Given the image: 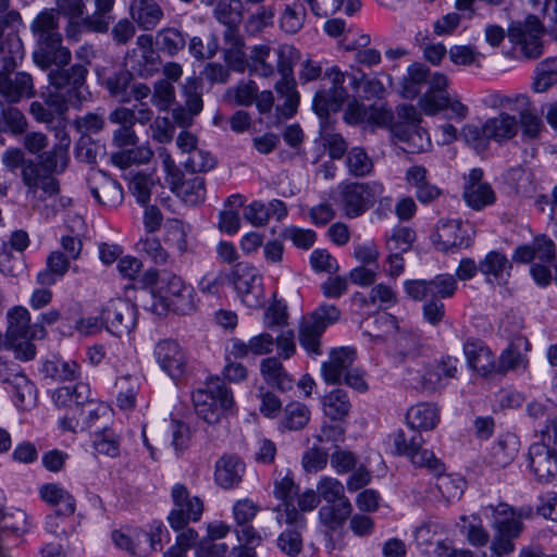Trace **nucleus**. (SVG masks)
I'll return each instance as SVG.
<instances>
[{
  "mask_svg": "<svg viewBox=\"0 0 557 557\" xmlns=\"http://www.w3.org/2000/svg\"><path fill=\"white\" fill-rule=\"evenodd\" d=\"M0 54L3 63L0 72V95L11 103L35 96L32 76L26 72H13L24 57L23 42L18 36L9 35L0 45Z\"/></svg>",
  "mask_w": 557,
  "mask_h": 557,
  "instance_id": "1",
  "label": "nucleus"
},
{
  "mask_svg": "<svg viewBox=\"0 0 557 557\" xmlns=\"http://www.w3.org/2000/svg\"><path fill=\"white\" fill-rule=\"evenodd\" d=\"M8 327L5 341L14 357L21 361H29L36 356L35 339L47 335L42 324H32L30 313L26 307L15 306L7 313Z\"/></svg>",
  "mask_w": 557,
  "mask_h": 557,
  "instance_id": "2",
  "label": "nucleus"
},
{
  "mask_svg": "<svg viewBox=\"0 0 557 557\" xmlns=\"http://www.w3.org/2000/svg\"><path fill=\"white\" fill-rule=\"evenodd\" d=\"M148 293L152 302L147 307L158 315L164 314L170 308L180 314H187L196 307L193 287L175 274L165 275L158 292L150 289Z\"/></svg>",
  "mask_w": 557,
  "mask_h": 557,
  "instance_id": "3",
  "label": "nucleus"
},
{
  "mask_svg": "<svg viewBox=\"0 0 557 557\" xmlns=\"http://www.w3.org/2000/svg\"><path fill=\"white\" fill-rule=\"evenodd\" d=\"M320 500L325 505L319 509L320 522L330 530L344 525L351 513V504L345 496V487L341 481L331 476H323L317 483Z\"/></svg>",
  "mask_w": 557,
  "mask_h": 557,
  "instance_id": "4",
  "label": "nucleus"
},
{
  "mask_svg": "<svg viewBox=\"0 0 557 557\" xmlns=\"http://www.w3.org/2000/svg\"><path fill=\"white\" fill-rule=\"evenodd\" d=\"M193 403L197 416L208 424L219 423L234 407L231 389L219 379L197 389L193 394Z\"/></svg>",
  "mask_w": 557,
  "mask_h": 557,
  "instance_id": "5",
  "label": "nucleus"
},
{
  "mask_svg": "<svg viewBox=\"0 0 557 557\" xmlns=\"http://www.w3.org/2000/svg\"><path fill=\"white\" fill-rule=\"evenodd\" d=\"M76 400L73 416H65L61 421L64 431L77 433L85 430L97 429V422L106 413L101 404L88 400L89 387L84 383L75 385Z\"/></svg>",
  "mask_w": 557,
  "mask_h": 557,
  "instance_id": "6",
  "label": "nucleus"
},
{
  "mask_svg": "<svg viewBox=\"0 0 557 557\" xmlns=\"http://www.w3.org/2000/svg\"><path fill=\"white\" fill-rule=\"evenodd\" d=\"M324 77L331 82L329 89H320L312 100L313 111L323 120L331 113L338 112L348 99V90L344 86L345 73L338 66L329 67Z\"/></svg>",
  "mask_w": 557,
  "mask_h": 557,
  "instance_id": "7",
  "label": "nucleus"
},
{
  "mask_svg": "<svg viewBox=\"0 0 557 557\" xmlns=\"http://www.w3.org/2000/svg\"><path fill=\"white\" fill-rule=\"evenodd\" d=\"M174 508L168 516L170 527L174 531L183 530L190 521H198L203 512L202 500L190 496L183 484H175L171 492Z\"/></svg>",
  "mask_w": 557,
  "mask_h": 557,
  "instance_id": "8",
  "label": "nucleus"
},
{
  "mask_svg": "<svg viewBox=\"0 0 557 557\" xmlns=\"http://www.w3.org/2000/svg\"><path fill=\"white\" fill-rule=\"evenodd\" d=\"M231 278L238 297L245 306L257 309L263 305L262 276L252 265L238 264L232 270Z\"/></svg>",
  "mask_w": 557,
  "mask_h": 557,
  "instance_id": "9",
  "label": "nucleus"
},
{
  "mask_svg": "<svg viewBox=\"0 0 557 557\" xmlns=\"http://www.w3.org/2000/svg\"><path fill=\"white\" fill-rule=\"evenodd\" d=\"M395 450L399 455L410 458L417 467H425L436 474L444 471V467L434 456L433 451L422 448V437L420 434L408 436L403 430L393 435Z\"/></svg>",
  "mask_w": 557,
  "mask_h": 557,
  "instance_id": "10",
  "label": "nucleus"
},
{
  "mask_svg": "<svg viewBox=\"0 0 557 557\" xmlns=\"http://www.w3.org/2000/svg\"><path fill=\"white\" fill-rule=\"evenodd\" d=\"M376 188L380 184L350 182L339 186L342 208L347 218L362 215L373 202Z\"/></svg>",
  "mask_w": 557,
  "mask_h": 557,
  "instance_id": "11",
  "label": "nucleus"
},
{
  "mask_svg": "<svg viewBox=\"0 0 557 557\" xmlns=\"http://www.w3.org/2000/svg\"><path fill=\"white\" fill-rule=\"evenodd\" d=\"M463 133L468 141L478 139L480 135L498 143L507 141L518 134V120L509 113L502 112L487 119L481 128L466 126Z\"/></svg>",
  "mask_w": 557,
  "mask_h": 557,
  "instance_id": "12",
  "label": "nucleus"
},
{
  "mask_svg": "<svg viewBox=\"0 0 557 557\" xmlns=\"http://www.w3.org/2000/svg\"><path fill=\"white\" fill-rule=\"evenodd\" d=\"M107 329L115 336L128 335L136 325V310L126 299H111L102 310Z\"/></svg>",
  "mask_w": 557,
  "mask_h": 557,
  "instance_id": "13",
  "label": "nucleus"
},
{
  "mask_svg": "<svg viewBox=\"0 0 557 557\" xmlns=\"http://www.w3.org/2000/svg\"><path fill=\"white\" fill-rule=\"evenodd\" d=\"M88 70L82 64H74L69 69L65 66H58L51 70L48 74L49 84L59 92L66 91V99L71 102L72 95L77 98L75 104L81 103V88L86 82Z\"/></svg>",
  "mask_w": 557,
  "mask_h": 557,
  "instance_id": "14",
  "label": "nucleus"
},
{
  "mask_svg": "<svg viewBox=\"0 0 557 557\" xmlns=\"http://www.w3.org/2000/svg\"><path fill=\"white\" fill-rule=\"evenodd\" d=\"M542 34V24L534 15L528 16L523 24L519 23L509 29V36L521 45L523 54L529 59L541 57L543 52Z\"/></svg>",
  "mask_w": 557,
  "mask_h": 557,
  "instance_id": "15",
  "label": "nucleus"
},
{
  "mask_svg": "<svg viewBox=\"0 0 557 557\" xmlns=\"http://www.w3.org/2000/svg\"><path fill=\"white\" fill-rule=\"evenodd\" d=\"M34 62L42 70L51 65L66 66L70 64L72 53L70 49L63 46V36L54 39H48L36 44L33 52Z\"/></svg>",
  "mask_w": 557,
  "mask_h": 557,
  "instance_id": "16",
  "label": "nucleus"
},
{
  "mask_svg": "<svg viewBox=\"0 0 557 557\" xmlns=\"http://www.w3.org/2000/svg\"><path fill=\"white\" fill-rule=\"evenodd\" d=\"M483 171L472 169L466 178L463 187V198L469 207L474 210H481L486 206L493 205L496 196L490 184L482 181Z\"/></svg>",
  "mask_w": 557,
  "mask_h": 557,
  "instance_id": "17",
  "label": "nucleus"
},
{
  "mask_svg": "<svg viewBox=\"0 0 557 557\" xmlns=\"http://www.w3.org/2000/svg\"><path fill=\"white\" fill-rule=\"evenodd\" d=\"M88 182L90 191L99 205L116 208L122 203L124 198L123 189L116 181L102 172H95Z\"/></svg>",
  "mask_w": 557,
  "mask_h": 557,
  "instance_id": "18",
  "label": "nucleus"
},
{
  "mask_svg": "<svg viewBox=\"0 0 557 557\" xmlns=\"http://www.w3.org/2000/svg\"><path fill=\"white\" fill-rule=\"evenodd\" d=\"M22 180L32 194H36L38 189L49 197L59 194L58 180L50 175L39 162L27 160L22 170Z\"/></svg>",
  "mask_w": 557,
  "mask_h": 557,
  "instance_id": "19",
  "label": "nucleus"
},
{
  "mask_svg": "<svg viewBox=\"0 0 557 557\" xmlns=\"http://www.w3.org/2000/svg\"><path fill=\"white\" fill-rule=\"evenodd\" d=\"M278 61L277 71L282 78L275 84L276 92L282 97L298 92L296 82L293 76L294 63L299 59V52L289 45H283L277 49Z\"/></svg>",
  "mask_w": 557,
  "mask_h": 557,
  "instance_id": "20",
  "label": "nucleus"
},
{
  "mask_svg": "<svg viewBox=\"0 0 557 557\" xmlns=\"http://www.w3.org/2000/svg\"><path fill=\"white\" fill-rule=\"evenodd\" d=\"M457 363V358L446 356L437 363L429 366L420 379L419 387L430 392L442 387L445 384V380L456 376Z\"/></svg>",
  "mask_w": 557,
  "mask_h": 557,
  "instance_id": "21",
  "label": "nucleus"
},
{
  "mask_svg": "<svg viewBox=\"0 0 557 557\" xmlns=\"http://www.w3.org/2000/svg\"><path fill=\"white\" fill-rule=\"evenodd\" d=\"M66 96L59 91H49L44 95V102L34 101L30 103L29 112L37 122L52 123L57 116L67 110Z\"/></svg>",
  "mask_w": 557,
  "mask_h": 557,
  "instance_id": "22",
  "label": "nucleus"
},
{
  "mask_svg": "<svg viewBox=\"0 0 557 557\" xmlns=\"http://www.w3.org/2000/svg\"><path fill=\"white\" fill-rule=\"evenodd\" d=\"M154 358L171 377L175 379L183 374L185 359L177 343L169 339L159 342L154 347Z\"/></svg>",
  "mask_w": 557,
  "mask_h": 557,
  "instance_id": "23",
  "label": "nucleus"
},
{
  "mask_svg": "<svg viewBox=\"0 0 557 557\" xmlns=\"http://www.w3.org/2000/svg\"><path fill=\"white\" fill-rule=\"evenodd\" d=\"M298 490L297 484L289 475L274 481V495L283 502L285 512L284 522L288 525L304 522V516L294 506V498L297 496Z\"/></svg>",
  "mask_w": 557,
  "mask_h": 557,
  "instance_id": "24",
  "label": "nucleus"
},
{
  "mask_svg": "<svg viewBox=\"0 0 557 557\" xmlns=\"http://www.w3.org/2000/svg\"><path fill=\"white\" fill-rule=\"evenodd\" d=\"M530 467L542 482L557 474V456L546 444H534L529 451Z\"/></svg>",
  "mask_w": 557,
  "mask_h": 557,
  "instance_id": "25",
  "label": "nucleus"
},
{
  "mask_svg": "<svg viewBox=\"0 0 557 557\" xmlns=\"http://www.w3.org/2000/svg\"><path fill=\"white\" fill-rule=\"evenodd\" d=\"M355 360V351L350 348L341 347L330 352L329 360L322 364V375L327 384L341 382Z\"/></svg>",
  "mask_w": 557,
  "mask_h": 557,
  "instance_id": "26",
  "label": "nucleus"
},
{
  "mask_svg": "<svg viewBox=\"0 0 557 557\" xmlns=\"http://www.w3.org/2000/svg\"><path fill=\"white\" fill-rule=\"evenodd\" d=\"M129 15L139 28L153 30L163 17V10L156 0H133Z\"/></svg>",
  "mask_w": 557,
  "mask_h": 557,
  "instance_id": "27",
  "label": "nucleus"
},
{
  "mask_svg": "<svg viewBox=\"0 0 557 557\" xmlns=\"http://www.w3.org/2000/svg\"><path fill=\"white\" fill-rule=\"evenodd\" d=\"M60 14L52 8L41 10L30 23V32L36 44L48 39L61 37Z\"/></svg>",
  "mask_w": 557,
  "mask_h": 557,
  "instance_id": "28",
  "label": "nucleus"
},
{
  "mask_svg": "<svg viewBox=\"0 0 557 557\" xmlns=\"http://www.w3.org/2000/svg\"><path fill=\"white\" fill-rule=\"evenodd\" d=\"M465 233L461 222L456 220L445 221L437 226L433 243L441 251L468 246L470 238Z\"/></svg>",
  "mask_w": 557,
  "mask_h": 557,
  "instance_id": "29",
  "label": "nucleus"
},
{
  "mask_svg": "<svg viewBox=\"0 0 557 557\" xmlns=\"http://www.w3.org/2000/svg\"><path fill=\"white\" fill-rule=\"evenodd\" d=\"M406 421L416 431L433 430L440 422V411L436 405L419 403L411 406L406 413Z\"/></svg>",
  "mask_w": 557,
  "mask_h": 557,
  "instance_id": "30",
  "label": "nucleus"
},
{
  "mask_svg": "<svg viewBox=\"0 0 557 557\" xmlns=\"http://www.w3.org/2000/svg\"><path fill=\"white\" fill-rule=\"evenodd\" d=\"M391 132L395 138L405 146V151L417 153L426 150L430 146L429 135L416 125L395 124Z\"/></svg>",
  "mask_w": 557,
  "mask_h": 557,
  "instance_id": "31",
  "label": "nucleus"
},
{
  "mask_svg": "<svg viewBox=\"0 0 557 557\" xmlns=\"http://www.w3.org/2000/svg\"><path fill=\"white\" fill-rule=\"evenodd\" d=\"M245 465L235 456H224L215 465V482L223 488L236 486L243 478Z\"/></svg>",
  "mask_w": 557,
  "mask_h": 557,
  "instance_id": "32",
  "label": "nucleus"
},
{
  "mask_svg": "<svg viewBox=\"0 0 557 557\" xmlns=\"http://www.w3.org/2000/svg\"><path fill=\"white\" fill-rule=\"evenodd\" d=\"M430 70L422 63H412L401 78L399 94L405 99H414L420 95L421 86L426 84Z\"/></svg>",
  "mask_w": 557,
  "mask_h": 557,
  "instance_id": "33",
  "label": "nucleus"
},
{
  "mask_svg": "<svg viewBox=\"0 0 557 557\" xmlns=\"http://www.w3.org/2000/svg\"><path fill=\"white\" fill-rule=\"evenodd\" d=\"M465 354L469 366L478 374L485 376L497 371L496 358L488 348L475 344H467L465 346Z\"/></svg>",
  "mask_w": 557,
  "mask_h": 557,
  "instance_id": "34",
  "label": "nucleus"
},
{
  "mask_svg": "<svg viewBox=\"0 0 557 557\" xmlns=\"http://www.w3.org/2000/svg\"><path fill=\"white\" fill-rule=\"evenodd\" d=\"M529 350V341L523 336L516 337L498 358L497 371L506 372L520 366L525 367L528 363L525 352Z\"/></svg>",
  "mask_w": 557,
  "mask_h": 557,
  "instance_id": "35",
  "label": "nucleus"
},
{
  "mask_svg": "<svg viewBox=\"0 0 557 557\" xmlns=\"http://www.w3.org/2000/svg\"><path fill=\"white\" fill-rule=\"evenodd\" d=\"M41 498L61 515H72L75 510L74 497L62 486L49 483L40 488Z\"/></svg>",
  "mask_w": 557,
  "mask_h": 557,
  "instance_id": "36",
  "label": "nucleus"
},
{
  "mask_svg": "<svg viewBox=\"0 0 557 557\" xmlns=\"http://www.w3.org/2000/svg\"><path fill=\"white\" fill-rule=\"evenodd\" d=\"M153 150L150 145L144 144L127 149H122L113 152L110 157L111 162L120 169H128L134 164H147L153 158Z\"/></svg>",
  "mask_w": 557,
  "mask_h": 557,
  "instance_id": "37",
  "label": "nucleus"
},
{
  "mask_svg": "<svg viewBox=\"0 0 557 557\" xmlns=\"http://www.w3.org/2000/svg\"><path fill=\"white\" fill-rule=\"evenodd\" d=\"M147 540V533L143 530L136 529L131 531L116 530L112 533V541L114 544L126 550L133 556L143 557L148 555V549L144 545Z\"/></svg>",
  "mask_w": 557,
  "mask_h": 557,
  "instance_id": "38",
  "label": "nucleus"
},
{
  "mask_svg": "<svg viewBox=\"0 0 557 557\" xmlns=\"http://www.w3.org/2000/svg\"><path fill=\"white\" fill-rule=\"evenodd\" d=\"M260 372L264 382L272 387L288 391L293 386L292 379L276 358L263 359L260 364Z\"/></svg>",
  "mask_w": 557,
  "mask_h": 557,
  "instance_id": "39",
  "label": "nucleus"
},
{
  "mask_svg": "<svg viewBox=\"0 0 557 557\" xmlns=\"http://www.w3.org/2000/svg\"><path fill=\"white\" fill-rule=\"evenodd\" d=\"M275 54L268 45L255 46L249 54V71L263 77H270L274 74Z\"/></svg>",
  "mask_w": 557,
  "mask_h": 557,
  "instance_id": "40",
  "label": "nucleus"
},
{
  "mask_svg": "<svg viewBox=\"0 0 557 557\" xmlns=\"http://www.w3.org/2000/svg\"><path fill=\"white\" fill-rule=\"evenodd\" d=\"M324 414L333 421H343L351 409L347 394L342 389H334L322 399Z\"/></svg>",
  "mask_w": 557,
  "mask_h": 557,
  "instance_id": "41",
  "label": "nucleus"
},
{
  "mask_svg": "<svg viewBox=\"0 0 557 557\" xmlns=\"http://www.w3.org/2000/svg\"><path fill=\"white\" fill-rule=\"evenodd\" d=\"M310 417V410L306 405L293 401L285 406L281 424L286 430L298 431L309 423Z\"/></svg>",
  "mask_w": 557,
  "mask_h": 557,
  "instance_id": "42",
  "label": "nucleus"
},
{
  "mask_svg": "<svg viewBox=\"0 0 557 557\" xmlns=\"http://www.w3.org/2000/svg\"><path fill=\"white\" fill-rule=\"evenodd\" d=\"M346 165L349 174L355 177H364L371 174L374 168L372 159L360 147H354L348 151Z\"/></svg>",
  "mask_w": 557,
  "mask_h": 557,
  "instance_id": "43",
  "label": "nucleus"
},
{
  "mask_svg": "<svg viewBox=\"0 0 557 557\" xmlns=\"http://www.w3.org/2000/svg\"><path fill=\"white\" fill-rule=\"evenodd\" d=\"M174 193L181 197L184 202L197 205L206 198L205 180L200 176L184 180Z\"/></svg>",
  "mask_w": 557,
  "mask_h": 557,
  "instance_id": "44",
  "label": "nucleus"
},
{
  "mask_svg": "<svg viewBox=\"0 0 557 557\" xmlns=\"http://www.w3.org/2000/svg\"><path fill=\"white\" fill-rule=\"evenodd\" d=\"M79 367L75 361L53 359L44 364L47 376L55 381H67L76 379Z\"/></svg>",
  "mask_w": 557,
  "mask_h": 557,
  "instance_id": "45",
  "label": "nucleus"
},
{
  "mask_svg": "<svg viewBox=\"0 0 557 557\" xmlns=\"http://www.w3.org/2000/svg\"><path fill=\"white\" fill-rule=\"evenodd\" d=\"M156 186L157 181L151 174L137 173L131 181L129 189L138 203L146 205L149 202Z\"/></svg>",
  "mask_w": 557,
  "mask_h": 557,
  "instance_id": "46",
  "label": "nucleus"
},
{
  "mask_svg": "<svg viewBox=\"0 0 557 557\" xmlns=\"http://www.w3.org/2000/svg\"><path fill=\"white\" fill-rule=\"evenodd\" d=\"M242 8V0H220L214 8V16L227 26L236 25L243 16Z\"/></svg>",
  "mask_w": 557,
  "mask_h": 557,
  "instance_id": "47",
  "label": "nucleus"
},
{
  "mask_svg": "<svg viewBox=\"0 0 557 557\" xmlns=\"http://www.w3.org/2000/svg\"><path fill=\"white\" fill-rule=\"evenodd\" d=\"M94 448L98 455L115 458L120 454V444L113 431L104 428L96 433Z\"/></svg>",
  "mask_w": 557,
  "mask_h": 557,
  "instance_id": "48",
  "label": "nucleus"
},
{
  "mask_svg": "<svg viewBox=\"0 0 557 557\" xmlns=\"http://www.w3.org/2000/svg\"><path fill=\"white\" fill-rule=\"evenodd\" d=\"M175 98V88L169 81L160 79L154 83L151 101L160 111H168L174 104Z\"/></svg>",
  "mask_w": 557,
  "mask_h": 557,
  "instance_id": "49",
  "label": "nucleus"
},
{
  "mask_svg": "<svg viewBox=\"0 0 557 557\" xmlns=\"http://www.w3.org/2000/svg\"><path fill=\"white\" fill-rule=\"evenodd\" d=\"M521 127L522 136L527 139H535L540 136L544 124L540 115L528 107L519 113L518 127Z\"/></svg>",
  "mask_w": 557,
  "mask_h": 557,
  "instance_id": "50",
  "label": "nucleus"
},
{
  "mask_svg": "<svg viewBox=\"0 0 557 557\" xmlns=\"http://www.w3.org/2000/svg\"><path fill=\"white\" fill-rule=\"evenodd\" d=\"M324 331L322 326L313 324L309 319L302 321L299 330V342L309 352L320 354V337Z\"/></svg>",
  "mask_w": 557,
  "mask_h": 557,
  "instance_id": "51",
  "label": "nucleus"
},
{
  "mask_svg": "<svg viewBox=\"0 0 557 557\" xmlns=\"http://www.w3.org/2000/svg\"><path fill=\"white\" fill-rule=\"evenodd\" d=\"M509 268L508 259L500 252L491 251L480 262V271L486 275H492L495 278L502 277L503 273Z\"/></svg>",
  "mask_w": 557,
  "mask_h": 557,
  "instance_id": "52",
  "label": "nucleus"
},
{
  "mask_svg": "<svg viewBox=\"0 0 557 557\" xmlns=\"http://www.w3.org/2000/svg\"><path fill=\"white\" fill-rule=\"evenodd\" d=\"M157 44L163 51L174 55L185 47V38L175 28H163L157 33Z\"/></svg>",
  "mask_w": 557,
  "mask_h": 557,
  "instance_id": "53",
  "label": "nucleus"
},
{
  "mask_svg": "<svg viewBox=\"0 0 557 557\" xmlns=\"http://www.w3.org/2000/svg\"><path fill=\"white\" fill-rule=\"evenodd\" d=\"M39 164L50 174L61 173L67 166V154L64 149L57 147L40 157Z\"/></svg>",
  "mask_w": 557,
  "mask_h": 557,
  "instance_id": "54",
  "label": "nucleus"
},
{
  "mask_svg": "<svg viewBox=\"0 0 557 557\" xmlns=\"http://www.w3.org/2000/svg\"><path fill=\"white\" fill-rule=\"evenodd\" d=\"M542 67L532 85L535 92H544L557 84V59L546 61L542 64Z\"/></svg>",
  "mask_w": 557,
  "mask_h": 557,
  "instance_id": "55",
  "label": "nucleus"
},
{
  "mask_svg": "<svg viewBox=\"0 0 557 557\" xmlns=\"http://www.w3.org/2000/svg\"><path fill=\"white\" fill-rule=\"evenodd\" d=\"M306 11L301 5H287L281 16V27L288 34H296L304 25Z\"/></svg>",
  "mask_w": 557,
  "mask_h": 557,
  "instance_id": "56",
  "label": "nucleus"
},
{
  "mask_svg": "<svg viewBox=\"0 0 557 557\" xmlns=\"http://www.w3.org/2000/svg\"><path fill=\"white\" fill-rule=\"evenodd\" d=\"M449 94L424 92L418 100V107L422 113L434 116L445 110Z\"/></svg>",
  "mask_w": 557,
  "mask_h": 557,
  "instance_id": "57",
  "label": "nucleus"
},
{
  "mask_svg": "<svg viewBox=\"0 0 557 557\" xmlns=\"http://www.w3.org/2000/svg\"><path fill=\"white\" fill-rule=\"evenodd\" d=\"M257 92L258 89L255 82L249 81L228 89L226 97L236 106H250L257 98Z\"/></svg>",
  "mask_w": 557,
  "mask_h": 557,
  "instance_id": "58",
  "label": "nucleus"
},
{
  "mask_svg": "<svg viewBox=\"0 0 557 557\" xmlns=\"http://www.w3.org/2000/svg\"><path fill=\"white\" fill-rule=\"evenodd\" d=\"M214 165L215 160L211 153L199 148L189 153L188 158L184 162L185 169L191 171L193 173L209 171L213 169Z\"/></svg>",
  "mask_w": 557,
  "mask_h": 557,
  "instance_id": "59",
  "label": "nucleus"
},
{
  "mask_svg": "<svg viewBox=\"0 0 557 557\" xmlns=\"http://www.w3.org/2000/svg\"><path fill=\"white\" fill-rule=\"evenodd\" d=\"M158 153L162 160L163 169L165 172V182L169 184L170 189L174 193L180 184H182L184 181V174L175 164L166 149L161 148L159 149Z\"/></svg>",
  "mask_w": 557,
  "mask_h": 557,
  "instance_id": "60",
  "label": "nucleus"
},
{
  "mask_svg": "<svg viewBox=\"0 0 557 557\" xmlns=\"http://www.w3.org/2000/svg\"><path fill=\"white\" fill-rule=\"evenodd\" d=\"M116 406L123 410H131L135 407L137 392L134 385L128 386V377L123 376L115 382Z\"/></svg>",
  "mask_w": 557,
  "mask_h": 557,
  "instance_id": "61",
  "label": "nucleus"
},
{
  "mask_svg": "<svg viewBox=\"0 0 557 557\" xmlns=\"http://www.w3.org/2000/svg\"><path fill=\"white\" fill-rule=\"evenodd\" d=\"M151 138L159 144L171 143L174 137L175 126L166 116H157L150 124Z\"/></svg>",
  "mask_w": 557,
  "mask_h": 557,
  "instance_id": "62",
  "label": "nucleus"
},
{
  "mask_svg": "<svg viewBox=\"0 0 557 557\" xmlns=\"http://www.w3.org/2000/svg\"><path fill=\"white\" fill-rule=\"evenodd\" d=\"M414 240V233L409 227L396 228L387 240L392 252L401 253L408 251Z\"/></svg>",
  "mask_w": 557,
  "mask_h": 557,
  "instance_id": "63",
  "label": "nucleus"
},
{
  "mask_svg": "<svg viewBox=\"0 0 557 557\" xmlns=\"http://www.w3.org/2000/svg\"><path fill=\"white\" fill-rule=\"evenodd\" d=\"M329 456L321 448L314 446L302 456V467L308 473H317L327 465Z\"/></svg>",
  "mask_w": 557,
  "mask_h": 557,
  "instance_id": "64",
  "label": "nucleus"
}]
</instances>
